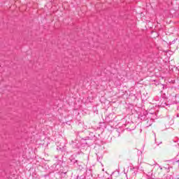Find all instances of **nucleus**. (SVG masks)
Listing matches in <instances>:
<instances>
[{"mask_svg":"<svg viewBox=\"0 0 179 179\" xmlns=\"http://www.w3.org/2000/svg\"><path fill=\"white\" fill-rule=\"evenodd\" d=\"M136 171H138V168H136Z\"/></svg>","mask_w":179,"mask_h":179,"instance_id":"20e7f679","label":"nucleus"},{"mask_svg":"<svg viewBox=\"0 0 179 179\" xmlns=\"http://www.w3.org/2000/svg\"><path fill=\"white\" fill-rule=\"evenodd\" d=\"M133 174H134V176H136V172L134 171Z\"/></svg>","mask_w":179,"mask_h":179,"instance_id":"f03ea898","label":"nucleus"},{"mask_svg":"<svg viewBox=\"0 0 179 179\" xmlns=\"http://www.w3.org/2000/svg\"><path fill=\"white\" fill-rule=\"evenodd\" d=\"M135 170V168L131 169V171H134Z\"/></svg>","mask_w":179,"mask_h":179,"instance_id":"7ed1b4c3","label":"nucleus"},{"mask_svg":"<svg viewBox=\"0 0 179 179\" xmlns=\"http://www.w3.org/2000/svg\"><path fill=\"white\" fill-rule=\"evenodd\" d=\"M148 125H147V127H150V125H152V124H153V122H155V120H153V119H150V120H148Z\"/></svg>","mask_w":179,"mask_h":179,"instance_id":"f257e3e1","label":"nucleus"}]
</instances>
